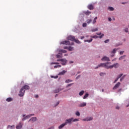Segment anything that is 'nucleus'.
Instances as JSON below:
<instances>
[{"mask_svg": "<svg viewBox=\"0 0 129 129\" xmlns=\"http://www.w3.org/2000/svg\"><path fill=\"white\" fill-rule=\"evenodd\" d=\"M110 62H106V63H101L100 64L98 65L97 67L95 68V69H97V68H99V67H104L106 69H111V66H109Z\"/></svg>", "mask_w": 129, "mask_h": 129, "instance_id": "obj_1", "label": "nucleus"}, {"mask_svg": "<svg viewBox=\"0 0 129 129\" xmlns=\"http://www.w3.org/2000/svg\"><path fill=\"white\" fill-rule=\"evenodd\" d=\"M60 44H62V45H74V42L70 43V41H69V40H66L64 41H62L60 43Z\"/></svg>", "mask_w": 129, "mask_h": 129, "instance_id": "obj_2", "label": "nucleus"}, {"mask_svg": "<svg viewBox=\"0 0 129 129\" xmlns=\"http://www.w3.org/2000/svg\"><path fill=\"white\" fill-rule=\"evenodd\" d=\"M24 94H25V90H24V88H22L19 92V95L20 96H24Z\"/></svg>", "mask_w": 129, "mask_h": 129, "instance_id": "obj_3", "label": "nucleus"}, {"mask_svg": "<svg viewBox=\"0 0 129 129\" xmlns=\"http://www.w3.org/2000/svg\"><path fill=\"white\" fill-rule=\"evenodd\" d=\"M73 119H74V118H73V117H72L68 119H66L64 123L66 124V125L67 124V123H71V122H72Z\"/></svg>", "mask_w": 129, "mask_h": 129, "instance_id": "obj_4", "label": "nucleus"}, {"mask_svg": "<svg viewBox=\"0 0 129 129\" xmlns=\"http://www.w3.org/2000/svg\"><path fill=\"white\" fill-rule=\"evenodd\" d=\"M119 86H120V83L118 82L117 84H116L115 85V86L113 88V90H114L115 89H117V88H118V87H119Z\"/></svg>", "mask_w": 129, "mask_h": 129, "instance_id": "obj_5", "label": "nucleus"}, {"mask_svg": "<svg viewBox=\"0 0 129 129\" xmlns=\"http://www.w3.org/2000/svg\"><path fill=\"white\" fill-rule=\"evenodd\" d=\"M102 61H107V62H109L110 61V59H109V58L107 56H104L101 59Z\"/></svg>", "mask_w": 129, "mask_h": 129, "instance_id": "obj_6", "label": "nucleus"}, {"mask_svg": "<svg viewBox=\"0 0 129 129\" xmlns=\"http://www.w3.org/2000/svg\"><path fill=\"white\" fill-rule=\"evenodd\" d=\"M68 39L70 40V41H73V42H74V40H75V37L72 35H70L68 36Z\"/></svg>", "mask_w": 129, "mask_h": 129, "instance_id": "obj_7", "label": "nucleus"}, {"mask_svg": "<svg viewBox=\"0 0 129 129\" xmlns=\"http://www.w3.org/2000/svg\"><path fill=\"white\" fill-rule=\"evenodd\" d=\"M88 9L90 11H92V10H94V6L92 4H90L88 6Z\"/></svg>", "mask_w": 129, "mask_h": 129, "instance_id": "obj_8", "label": "nucleus"}, {"mask_svg": "<svg viewBox=\"0 0 129 129\" xmlns=\"http://www.w3.org/2000/svg\"><path fill=\"white\" fill-rule=\"evenodd\" d=\"M111 68L112 69V68H118V67L119 66V64H118V63H116L113 64V65L111 66Z\"/></svg>", "mask_w": 129, "mask_h": 129, "instance_id": "obj_9", "label": "nucleus"}, {"mask_svg": "<svg viewBox=\"0 0 129 129\" xmlns=\"http://www.w3.org/2000/svg\"><path fill=\"white\" fill-rule=\"evenodd\" d=\"M92 119H93L92 117H89L85 119H83V120H84V121H90V120H92Z\"/></svg>", "mask_w": 129, "mask_h": 129, "instance_id": "obj_10", "label": "nucleus"}, {"mask_svg": "<svg viewBox=\"0 0 129 129\" xmlns=\"http://www.w3.org/2000/svg\"><path fill=\"white\" fill-rule=\"evenodd\" d=\"M36 120H37V118L36 117H33L30 119H29L28 122L31 121L32 122H34V121H36Z\"/></svg>", "mask_w": 129, "mask_h": 129, "instance_id": "obj_11", "label": "nucleus"}, {"mask_svg": "<svg viewBox=\"0 0 129 129\" xmlns=\"http://www.w3.org/2000/svg\"><path fill=\"white\" fill-rule=\"evenodd\" d=\"M22 127H23V124H22L21 122H20L19 124L16 126L17 129H21Z\"/></svg>", "mask_w": 129, "mask_h": 129, "instance_id": "obj_12", "label": "nucleus"}, {"mask_svg": "<svg viewBox=\"0 0 129 129\" xmlns=\"http://www.w3.org/2000/svg\"><path fill=\"white\" fill-rule=\"evenodd\" d=\"M86 102H83L80 104L78 106L79 107H84L86 105Z\"/></svg>", "mask_w": 129, "mask_h": 129, "instance_id": "obj_13", "label": "nucleus"}, {"mask_svg": "<svg viewBox=\"0 0 129 129\" xmlns=\"http://www.w3.org/2000/svg\"><path fill=\"white\" fill-rule=\"evenodd\" d=\"M64 49H68L69 51H73L74 50V47L72 46H70L69 47H65Z\"/></svg>", "mask_w": 129, "mask_h": 129, "instance_id": "obj_14", "label": "nucleus"}, {"mask_svg": "<svg viewBox=\"0 0 129 129\" xmlns=\"http://www.w3.org/2000/svg\"><path fill=\"white\" fill-rule=\"evenodd\" d=\"M61 59H63V60L60 61V62H62V65H66V63H67V60L64 58H61Z\"/></svg>", "mask_w": 129, "mask_h": 129, "instance_id": "obj_15", "label": "nucleus"}, {"mask_svg": "<svg viewBox=\"0 0 129 129\" xmlns=\"http://www.w3.org/2000/svg\"><path fill=\"white\" fill-rule=\"evenodd\" d=\"M22 88H24V90H25V89L26 90H28V89H30V87H29L28 85H25Z\"/></svg>", "mask_w": 129, "mask_h": 129, "instance_id": "obj_16", "label": "nucleus"}, {"mask_svg": "<svg viewBox=\"0 0 129 129\" xmlns=\"http://www.w3.org/2000/svg\"><path fill=\"white\" fill-rule=\"evenodd\" d=\"M66 125V124L65 123H62L61 124V125H60L59 126H58V128L59 129H61L63 127H64V126H65Z\"/></svg>", "mask_w": 129, "mask_h": 129, "instance_id": "obj_17", "label": "nucleus"}, {"mask_svg": "<svg viewBox=\"0 0 129 129\" xmlns=\"http://www.w3.org/2000/svg\"><path fill=\"white\" fill-rule=\"evenodd\" d=\"M67 72L66 71H62L58 74V75H64Z\"/></svg>", "mask_w": 129, "mask_h": 129, "instance_id": "obj_18", "label": "nucleus"}, {"mask_svg": "<svg viewBox=\"0 0 129 129\" xmlns=\"http://www.w3.org/2000/svg\"><path fill=\"white\" fill-rule=\"evenodd\" d=\"M62 90V89H57L54 91V93H58V92H60Z\"/></svg>", "mask_w": 129, "mask_h": 129, "instance_id": "obj_19", "label": "nucleus"}, {"mask_svg": "<svg viewBox=\"0 0 129 129\" xmlns=\"http://www.w3.org/2000/svg\"><path fill=\"white\" fill-rule=\"evenodd\" d=\"M33 115H34V114H30L28 115L27 116H25V117H26V119H28V118H30V117H31V116H33Z\"/></svg>", "mask_w": 129, "mask_h": 129, "instance_id": "obj_20", "label": "nucleus"}, {"mask_svg": "<svg viewBox=\"0 0 129 129\" xmlns=\"http://www.w3.org/2000/svg\"><path fill=\"white\" fill-rule=\"evenodd\" d=\"M84 14H85V15H86V16H89V15H90V14H91V12H90L89 11H87V12H85L84 13Z\"/></svg>", "mask_w": 129, "mask_h": 129, "instance_id": "obj_21", "label": "nucleus"}, {"mask_svg": "<svg viewBox=\"0 0 129 129\" xmlns=\"http://www.w3.org/2000/svg\"><path fill=\"white\" fill-rule=\"evenodd\" d=\"M12 100H13V98H12L11 97L8 98L6 99V101H8V102H10V101H12Z\"/></svg>", "mask_w": 129, "mask_h": 129, "instance_id": "obj_22", "label": "nucleus"}, {"mask_svg": "<svg viewBox=\"0 0 129 129\" xmlns=\"http://www.w3.org/2000/svg\"><path fill=\"white\" fill-rule=\"evenodd\" d=\"M8 128H11V129H14V128H15V125H9L8 126Z\"/></svg>", "mask_w": 129, "mask_h": 129, "instance_id": "obj_23", "label": "nucleus"}, {"mask_svg": "<svg viewBox=\"0 0 129 129\" xmlns=\"http://www.w3.org/2000/svg\"><path fill=\"white\" fill-rule=\"evenodd\" d=\"M56 58H58V59H60V58H62V54H60V53H58V54L56 55Z\"/></svg>", "mask_w": 129, "mask_h": 129, "instance_id": "obj_24", "label": "nucleus"}, {"mask_svg": "<svg viewBox=\"0 0 129 129\" xmlns=\"http://www.w3.org/2000/svg\"><path fill=\"white\" fill-rule=\"evenodd\" d=\"M97 20V17H96L94 19V20H93V24H95V23H96V20Z\"/></svg>", "mask_w": 129, "mask_h": 129, "instance_id": "obj_25", "label": "nucleus"}, {"mask_svg": "<svg viewBox=\"0 0 129 129\" xmlns=\"http://www.w3.org/2000/svg\"><path fill=\"white\" fill-rule=\"evenodd\" d=\"M74 42L77 43V44H80V42L79 41V40L76 39L75 38V40H74Z\"/></svg>", "mask_w": 129, "mask_h": 129, "instance_id": "obj_26", "label": "nucleus"}, {"mask_svg": "<svg viewBox=\"0 0 129 129\" xmlns=\"http://www.w3.org/2000/svg\"><path fill=\"white\" fill-rule=\"evenodd\" d=\"M88 95H89V94H88V93H86L83 97L84 99H86V98H87V97H88Z\"/></svg>", "mask_w": 129, "mask_h": 129, "instance_id": "obj_27", "label": "nucleus"}, {"mask_svg": "<svg viewBox=\"0 0 129 129\" xmlns=\"http://www.w3.org/2000/svg\"><path fill=\"white\" fill-rule=\"evenodd\" d=\"M125 57H126V55L121 56L119 58V60H122V59H124Z\"/></svg>", "mask_w": 129, "mask_h": 129, "instance_id": "obj_28", "label": "nucleus"}, {"mask_svg": "<svg viewBox=\"0 0 129 129\" xmlns=\"http://www.w3.org/2000/svg\"><path fill=\"white\" fill-rule=\"evenodd\" d=\"M92 38H91L90 40H85V42H88V43H91V42H92Z\"/></svg>", "mask_w": 129, "mask_h": 129, "instance_id": "obj_29", "label": "nucleus"}, {"mask_svg": "<svg viewBox=\"0 0 129 129\" xmlns=\"http://www.w3.org/2000/svg\"><path fill=\"white\" fill-rule=\"evenodd\" d=\"M83 94H84V91H81L79 93V95L80 96H82V95Z\"/></svg>", "mask_w": 129, "mask_h": 129, "instance_id": "obj_30", "label": "nucleus"}, {"mask_svg": "<svg viewBox=\"0 0 129 129\" xmlns=\"http://www.w3.org/2000/svg\"><path fill=\"white\" fill-rule=\"evenodd\" d=\"M91 38H93L94 39H97L99 37L97 35L91 36Z\"/></svg>", "mask_w": 129, "mask_h": 129, "instance_id": "obj_31", "label": "nucleus"}, {"mask_svg": "<svg viewBox=\"0 0 129 129\" xmlns=\"http://www.w3.org/2000/svg\"><path fill=\"white\" fill-rule=\"evenodd\" d=\"M108 10H109L111 11H114V8H113L112 7H108Z\"/></svg>", "mask_w": 129, "mask_h": 129, "instance_id": "obj_32", "label": "nucleus"}, {"mask_svg": "<svg viewBox=\"0 0 129 129\" xmlns=\"http://www.w3.org/2000/svg\"><path fill=\"white\" fill-rule=\"evenodd\" d=\"M116 51H117V49L116 48H114L112 50V53H113V54H115Z\"/></svg>", "mask_w": 129, "mask_h": 129, "instance_id": "obj_33", "label": "nucleus"}, {"mask_svg": "<svg viewBox=\"0 0 129 129\" xmlns=\"http://www.w3.org/2000/svg\"><path fill=\"white\" fill-rule=\"evenodd\" d=\"M92 22V20L91 19H88L87 20V24H90Z\"/></svg>", "mask_w": 129, "mask_h": 129, "instance_id": "obj_34", "label": "nucleus"}, {"mask_svg": "<svg viewBox=\"0 0 129 129\" xmlns=\"http://www.w3.org/2000/svg\"><path fill=\"white\" fill-rule=\"evenodd\" d=\"M97 31H98V29H97V28L91 29L92 32H96Z\"/></svg>", "mask_w": 129, "mask_h": 129, "instance_id": "obj_35", "label": "nucleus"}, {"mask_svg": "<svg viewBox=\"0 0 129 129\" xmlns=\"http://www.w3.org/2000/svg\"><path fill=\"white\" fill-rule=\"evenodd\" d=\"M60 52H61V53H67V51L64 50V49H61L59 51Z\"/></svg>", "mask_w": 129, "mask_h": 129, "instance_id": "obj_36", "label": "nucleus"}, {"mask_svg": "<svg viewBox=\"0 0 129 129\" xmlns=\"http://www.w3.org/2000/svg\"><path fill=\"white\" fill-rule=\"evenodd\" d=\"M76 115H77V116H80V113L79 112V111H77L76 112Z\"/></svg>", "mask_w": 129, "mask_h": 129, "instance_id": "obj_37", "label": "nucleus"}, {"mask_svg": "<svg viewBox=\"0 0 129 129\" xmlns=\"http://www.w3.org/2000/svg\"><path fill=\"white\" fill-rule=\"evenodd\" d=\"M51 65L55 64V65H59V62H51Z\"/></svg>", "mask_w": 129, "mask_h": 129, "instance_id": "obj_38", "label": "nucleus"}, {"mask_svg": "<svg viewBox=\"0 0 129 129\" xmlns=\"http://www.w3.org/2000/svg\"><path fill=\"white\" fill-rule=\"evenodd\" d=\"M123 75V74H120V75H118V76L117 77V78H118V79H119V78H120V77H121V76H122Z\"/></svg>", "mask_w": 129, "mask_h": 129, "instance_id": "obj_39", "label": "nucleus"}, {"mask_svg": "<svg viewBox=\"0 0 129 129\" xmlns=\"http://www.w3.org/2000/svg\"><path fill=\"white\" fill-rule=\"evenodd\" d=\"M69 82H72V80H67L66 81V83H69Z\"/></svg>", "mask_w": 129, "mask_h": 129, "instance_id": "obj_40", "label": "nucleus"}, {"mask_svg": "<svg viewBox=\"0 0 129 129\" xmlns=\"http://www.w3.org/2000/svg\"><path fill=\"white\" fill-rule=\"evenodd\" d=\"M51 78H54V79H57V78H58V76H51Z\"/></svg>", "mask_w": 129, "mask_h": 129, "instance_id": "obj_41", "label": "nucleus"}, {"mask_svg": "<svg viewBox=\"0 0 129 129\" xmlns=\"http://www.w3.org/2000/svg\"><path fill=\"white\" fill-rule=\"evenodd\" d=\"M61 67V65H57V66H55L54 67V68H60Z\"/></svg>", "mask_w": 129, "mask_h": 129, "instance_id": "obj_42", "label": "nucleus"}, {"mask_svg": "<svg viewBox=\"0 0 129 129\" xmlns=\"http://www.w3.org/2000/svg\"><path fill=\"white\" fill-rule=\"evenodd\" d=\"M73 122H75V121H79V119H73V120H72Z\"/></svg>", "mask_w": 129, "mask_h": 129, "instance_id": "obj_43", "label": "nucleus"}, {"mask_svg": "<svg viewBox=\"0 0 129 129\" xmlns=\"http://www.w3.org/2000/svg\"><path fill=\"white\" fill-rule=\"evenodd\" d=\"M104 36V34H101V36H100L99 37V38L100 39H101Z\"/></svg>", "mask_w": 129, "mask_h": 129, "instance_id": "obj_44", "label": "nucleus"}, {"mask_svg": "<svg viewBox=\"0 0 129 129\" xmlns=\"http://www.w3.org/2000/svg\"><path fill=\"white\" fill-rule=\"evenodd\" d=\"M124 31L126 33H128V28H125V30H124Z\"/></svg>", "mask_w": 129, "mask_h": 129, "instance_id": "obj_45", "label": "nucleus"}, {"mask_svg": "<svg viewBox=\"0 0 129 129\" xmlns=\"http://www.w3.org/2000/svg\"><path fill=\"white\" fill-rule=\"evenodd\" d=\"M104 74H105V73H100V76H103V75H104Z\"/></svg>", "mask_w": 129, "mask_h": 129, "instance_id": "obj_46", "label": "nucleus"}, {"mask_svg": "<svg viewBox=\"0 0 129 129\" xmlns=\"http://www.w3.org/2000/svg\"><path fill=\"white\" fill-rule=\"evenodd\" d=\"M109 42V39H107L104 41V43H108Z\"/></svg>", "mask_w": 129, "mask_h": 129, "instance_id": "obj_47", "label": "nucleus"}, {"mask_svg": "<svg viewBox=\"0 0 129 129\" xmlns=\"http://www.w3.org/2000/svg\"><path fill=\"white\" fill-rule=\"evenodd\" d=\"M86 26H87V24L85 23L83 24V27H86Z\"/></svg>", "mask_w": 129, "mask_h": 129, "instance_id": "obj_48", "label": "nucleus"}, {"mask_svg": "<svg viewBox=\"0 0 129 129\" xmlns=\"http://www.w3.org/2000/svg\"><path fill=\"white\" fill-rule=\"evenodd\" d=\"M118 78H117L116 80H115V81H114L113 83H116V82L117 81V80H118Z\"/></svg>", "mask_w": 129, "mask_h": 129, "instance_id": "obj_49", "label": "nucleus"}, {"mask_svg": "<svg viewBox=\"0 0 129 129\" xmlns=\"http://www.w3.org/2000/svg\"><path fill=\"white\" fill-rule=\"evenodd\" d=\"M123 53H124V51H122L120 52V55H122L123 54Z\"/></svg>", "mask_w": 129, "mask_h": 129, "instance_id": "obj_50", "label": "nucleus"}, {"mask_svg": "<svg viewBox=\"0 0 129 129\" xmlns=\"http://www.w3.org/2000/svg\"><path fill=\"white\" fill-rule=\"evenodd\" d=\"M59 103H60V102L57 101V102H56V104L55 105V106H57V105H59Z\"/></svg>", "mask_w": 129, "mask_h": 129, "instance_id": "obj_51", "label": "nucleus"}, {"mask_svg": "<svg viewBox=\"0 0 129 129\" xmlns=\"http://www.w3.org/2000/svg\"><path fill=\"white\" fill-rule=\"evenodd\" d=\"M96 35H98V36H100V35H101V32L97 33Z\"/></svg>", "mask_w": 129, "mask_h": 129, "instance_id": "obj_52", "label": "nucleus"}, {"mask_svg": "<svg viewBox=\"0 0 129 129\" xmlns=\"http://www.w3.org/2000/svg\"><path fill=\"white\" fill-rule=\"evenodd\" d=\"M72 84H70L68 85V86H67V87H69V86H72Z\"/></svg>", "mask_w": 129, "mask_h": 129, "instance_id": "obj_53", "label": "nucleus"}, {"mask_svg": "<svg viewBox=\"0 0 129 129\" xmlns=\"http://www.w3.org/2000/svg\"><path fill=\"white\" fill-rule=\"evenodd\" d=\"M26 119H27V118L26 117H24L22 118V120L24 121V120H26Z\"/></svg>", "mask_w": 129, "mask_h": 129, "instance_id": "obj_54", "label": "nucleus"}, {"mask_svg": "<svg viewBox=\"0 0 129 129\" xmlns=\"http://www.w3.org/2000/svg\"><path fill=\"white\" fill-rule=\"evenodd\" d=\"M57 62H59V61H63V59H57Z\"/></svg>", "mask_w": 129, "mask_h": 129, "instance_id": "obj_55", "label": "nucleus"}, {"mask_svg": "<svg viewBox=\"0 0 129 129\" xmlns=\"http://www.w3.org/2000/svg\"><path fill=\"white\" fill-rule=\"evenodd\" d=\"M108 21H109V22H111V18H108Z\"/></svg>", "mask_w": 129, "mask_h": 129, "instance_id": "obj_56", "label": "nucleus"}, {"mask_svg": "<svg viewBox=\"0 0 129 129\" xmlns=\"http://www.w3.org/2000/svg\"><path fill=\"white\" fill-rule=\"evenodd\" d=\"M35 98H38L39 97V96L38 95H35Z\"/></svg>", "mask_w": 129, "mask_h": 129, "instance_id": "obj_57", "label": "nucleus"}, {"mask_svg": "<svg viewBox=\"0 0 129 129\" xmlns=\"http://www.w3.org/2000/svg\"><path fill=\"white\" fill-rule=\"evenodd\" d=\"M83 39H84V36L81 37V40H83Z\"/></svg>", "mask_w": 129, "mask_h": 129, "instance_id": "obj_58", "label": "nucleus"}, {"mask_svg": "<svg viewBox=\"0 0 129 129\" xmlns=\"http://www.w3.org/2000/svg\"><path fill=\"white\" fill-rule=\"evenodd\" d=\"M116 109H119V106H116Z\"/></svg>", "mask_w": 129, "mask_h": 129, "instance_id": "obj_59", "label": "nucleus"}, {"mask_svg": "<svg viewBox=\"0 0 129 129\" xmlns=\"http://www.w3.org/2000/svg\"><path fill=\"white\" fill-rule=\"evenodd\" d=\"M48 129H54V127H50V128H48Z\"/></svg>", "mask_w": 129, "mask_h": 129, "instance_id": "obj_60", "label": "nucleus"}, {"mask_svg": "<svg viewBox=\"0 0 129 129\" xmlns=\"http://www.w3.org/2000/svg\"><path fill=\"white\" fill-rule=\"evenodd\" d=\"M125 76H126V75H124L122 77V78L123 79V78H124V77H125Z\"/></svg>", "mask_w": 129, "mask_h": 129, "instance_id": "obj_61", "label": "nucleus"}, {"mask_svg": "<svg viewBox=\"0 0 129 129\" xmlns=\"http://www.w3.org/2000/svg\"><path fill=\"white\" fill-rule=\"evenodd\" d=\"M121 91V89H119L118 90V92H120Z\"/></svg>", "mask_w": 129, "mask_h": 129, "instance_id": "obj_62", "label": "nucleus"}, {"mask_svg": "<svg viewBox=\"0 0 129 129\" xmlns=\"http://www.w3.org/2000/svg\"><path fill=\"white\" fill-rule=\"evenodd\" d=\"M79 77H80V75L78 76V77H77L76 79H78L79 78Z\"/></svg>", "mask_w": 129, "mask_h": 129, "instance_id": "obj_63", "label": "nucleus"}, {"mask_svg": "<svg viewBox=\"0 0 129 129\" xmlns=\"http://www.w3.org/2000/svg\"><path fill=\"white\" fill-rule=\"evenodd\" d=\"M123 79V78H121L120 80V81L122 82Z\"/></svg>", "mask_w": 129, "mask_h": 129, "instance_id": "obj_64", "label": "nucleus"}]
</instances>
